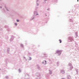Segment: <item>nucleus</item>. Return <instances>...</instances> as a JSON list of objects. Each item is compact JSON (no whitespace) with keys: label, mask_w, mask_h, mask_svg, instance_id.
Here are the masks:
<instances>
[{"label":"nucleus","mask_w":79,"mask_h":79,"mask_svg":"<svg viewBox=\"0 0 79 79\" xmlns=\"http://www.w3.org/2000/svg\"><path fill=\"white\" fill-rule=\"evenodd\" d=\"M73 65H72V64H70L69 65V70L71 71L73 69Z\"/></svg>","instance_id":"obj_1"},{"label":"nucleus","mask_w":79,"mask_h":79,"mask_svg":"<svg viewBox=\"0 0 79 79\" xmlns=\"http://www.w3.org/2000/svg\"><path fill=\"white\" fill-rule=\"evenodd\" d=\"M69 40L70 42H73V41L74 40L73 37H70Z\"/></svg>","instance_id":"obj_2"},{"label":"nucleus","mask_w":79,"mask_h":79,"mask_svg":"<svg viewBox=\"0 0 79 79\" xmlns=\"http://www.w3.org/2000/svg\"><path fill=\"white\" fill-rule=\"evenodd\" d=\"M78 37V32H75V38H77Z\"/></svg>","instance_id":"obj_3"},{"label":"nucleus","mask_w":79,"mask_h":79,"mask_svg":"<svg viewBox=\"0 0 79 79\" xmlns=\"http://www.w3.org/2000/svg\"><path fill=\"white\" fill-rule=\"evenodd\" d=\"M61 52L60 51H57L56 52L58 54H61Z\"/></svg>","instance_id":"obj_4"},{"label":"nucleus","mask_w":79,"mask_h":79,"mask_svg":"<svg viewBox=\"0 0 79 79\" xmlns=\"http://www.w3.org/2000/svg\"><path fill=\"white\" fill-rule=\"evenodd\" d=\"M75 70H76V71L77 72V74H78V69H75Z\"/></svg>","instance_id":"obj_5"},{"label":"nucleus","mask_w":79,"mask_h":79,"mask_svg":"<svg viewBox=\"0 0 79 79\" xmlns=\"http://www.w3.org/2000/svg\"><path fill=\"white\" fill-rule=\"evenodd\" d=\"M59 41L60 42V43H61V40H59Z\"/></svg>","instance_id":"obj_6"},{"label":"nucleus","mask_w":79,"mask_h":79,"mask_svg":"<svg viewBox=\"0 0 79 79\" xmlns=\"http://www.w3.org/2000/svg\"><path fill=\"white\" fill-rule=\"evenodd\" d=\"M45 63L44 64H46L47 63V61L46 60H45Z\"/></svg>","instance_id":"obj_7"},{"label":"nucleus","mask_w":79,"mask_h":79,"mask_svg":"<svg viewBox=\"0 0 79 79\" xmlns=\"http://www.w3.org/2000/svg\"><path fill=\"white\" fill-rule=\"evenodd\" d=\"M16 21H17V22H19V20H17Z\"/></svg>","instance_id":"obj_8"},{"label":"nucleus","mask_w":79,"mask_h":79,"mask_svg":"<svg viewBox=\"0 0 79 79\" xmlns=\"http://www.w3.org/2000/svg\"><path fill=\"white\" fill-rule=\"evenodd\" d=\"M15 26H17V23H15Z\"/></svg>","instance_id":"obj_9"},{"label":"nucleus","mask_w":79,"mask_h":79,"mask_svg":"<svg viewBox=\"0 0 79 79\" xmlns=\"http://www.w3.org/2000/svg\"><path fill=\"white\" fill-rule=\"evenodd\" d=\"M77 2H79V0H77Z\"/></svg>","instance_id":"obj_10"},{"label":"nucleus","mask_w":79,"mask_h":79,"mask_svg":"<svg viewBox=\"0 0 79 79\" xmlns=\"http://www.w3.org/2000/svg\"><path fill=\"white\" fill-rule=\"evenodd\" d=\"M30 58H31V57H30Z\"/></svg>","instance_id":"obj_11"}]
</instances>
